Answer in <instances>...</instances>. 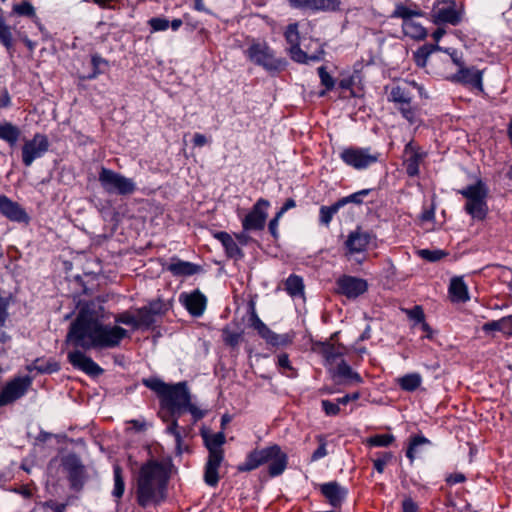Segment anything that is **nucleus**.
<instances>
[{
  "instance_id": "52",
  "label": "nucleus",
  "mask_w": 512,
  "mask_h": 512,
  "mask_svg": "<svg viewBox=\"0 0 512 512\" xmlns=\"http://www.w3.org/2000/svg\"><path fill=\"white\" fill-rule=\"evenodd\" d=\"M369 192H370L369 189H363V190L353 193L347 197H344V198L340 199L339 201H344L343 206L346 205L347 203L360 204V203H362L363 197L368 195Z\"/></svg>"
},
{
  "instance_id": "56",
  "label": "nucleus",
  "mask_w": 512,
  "mask_h": 512,
  "mask_svg": "<svg viewBox=\"0 0 512 512\" xmlns=\"http://www.w3.org/2000/svg\"><path fill=\"white\" fill-rule=\"evenodd\" d=\"M223 335H224L225 343L230 345V346L238 345V343L240 341V338H241V334L240 333L232 332V331H229L227 329L223 331Z\"/></svg>"
},
{
  "instance_id": "3",
  "label": "nucleus",
  "mask_w": 512,
  "mask_h": 512,
  "mask_svg": "<svg viewBox=\"0 0 512 512\" xmlns=\"http://www.w3.org/2000/svg\"><path fill=\"white\" fill-rule=\"evenodd\" d=\"M143 383L159 397L162 413L176 416L189 409L190 396L186 382L167 384L158 378H149L144 379Z\"/></svg>"
},
{
  "instance_id": "62",
  "label": "nucleus",
  "mask_w": 512,
  "mask_h": 512,
  "mask_svg": "<svg viewBox=\"0 0 512 512\" xmlns=\"http://www.w3.org/2000/svg\"><path fill=\"white\" fill-rule=\"evenodd\" d=\"M277 365L279 368H281L283 370L293 371V368L290 364L289 357L287 354H280L278 356Z\"/></svg>"
},
{
  "instance_id": "44",
  "label": "nucleus",
  "mask_w": 512,
  "mask_h": 512,
  "mask_svg": "<svg viewBox=\"0 0 512 512\" xmlns=\"http://www.w3.org/2000/svg\"><path fill=\"white\" fill-rule=\"evenodd\" d=\"M207 306V298L198 289H194V318L203 315Z\"/></svg>"
},
{
  "instance_id": "14",
  "label": "nucleus",
  "mask_w": 512,
  "mask_h": 512,
  "mask_svg": "<svg viewBox=\"0 0 512 512\" xmlns=\"http://www.w3.org/2000/svg\"><path fill=\"white\" fill-rule=\"evenodd\" d=\"M31 378L17 377L0 390V407L6 406L25 395L31 385Z\"/></svg>"
},
{
  "instance_id": "23",
  "label": "nucleus",
  "mask_w": 512,
  "mask_h": 512,
  "mask_svg": "<svg viewBox=\"0 0 512 512\" xmlns=\"http://www.w3.org/2000/svg\"><path fill=\"white\" fill-rule=\"evenodd\" d=\"M320 490L333 507L341 506L348 494L347 489L336 481L322 484Z\"/></svg>"
},
{
  "instance_id": "2",
  "label": "nucleus",
  "mask_w": 512,
  "mask_h": 512,
  "mask_svg": "<svg viewBox=\"0 0 512 512\" xmlns=\"http://www.w3.org/2000/svg\"><path fill=\"white\" fill-rule=\"evenodd\" d=\"M169 477V463L150 461L142 466L137 481L138 503L145 507L162 502L166 497Z\"/></svg>"
},
{
  "instance_id": "40",
  "label": "nucleus",
  "mask_w": 512,
  "mask_h": 512,
  "mask_svg": "<svg viewBox=\"0 0 512 512\" xmlns=\"http://www.w3.org/2000/svg\"><path fill=\"white\" fill-rule=\"evenodd\" d=\"M28 369L30 371L36 370L40 373H53L58 371L59 366L56 362L37 359L28 367Z\"/></svg>"
},
{
  "instance_id": "64",
  "label": "nucleus",
  "mask_w": 512,
  "mask_h": 512,
  "mask_svg": "<svg viewBox=\"0 0 512 512\" xmlns=\"http://www.w3.org/2000/svg\"><path fill=\"white\" fill-rule=\"evenodd\" d=\"M402 510L403 512H418V506L411 498H407L402 503Z\"/></svg>"
},
{
  "instance_id": "21",
  "label": "nucleus",
  "mask_w": 512,
  "mask_h": 512,
  "mask_svg": "<svg viewBox=\"0 0 512 512\" xmlns=\"http://www.w3.org/2000/svg\"><path fill=\"white\" fill-rule=\"evenodd\" d=\"M404 154V166L407 174L411 177L417 176L419 174V165L426 157V153L412 142H409L405 146Z\"/></svg>"
},
{
  "instance_id": "1",
  "label": "nucleus",
  "mask_w": 512,
  "mask_h": 512,
  "mask_svg": "<svg viewBox=\"0 0 512 512\" xmlns=\"http://www.w3.org/2000/svg\"><path fill=\"white\" fill-rule=\"evenodd\" d=\"M111 316L99 298L84 304L71 323L67 341L84 350L118 347L128 331L118 325L105 324Z\"/></svg>"
},
{
  "instance_id": "28",
  "label": "nucleus",
  "mask_w": 512,
  "mask_h": 512,
  "mask_svg": "<svg viewBox=\"0 0 512 512\" xmlns=\"http://www.w3.org/2000/svg\"><path fill=\"white\" fill-rule=\"evenodd\" d=\"M448 293L452 302L465 303L470 300L468 286L462 276L451 278Z\"/></svg>"
},
{
  "instance_id": "43",
  "label": "nucleus",
  "mask_w": 512,
  "mask_h": 512,
  "mask_svg": "<svg viewBox=\"0 0 512 512\" xmlns=\"http://www.w3.org/2000/svg\"><path fill=\"white\" fill-rule=\"evenodd\" d=\"M114 322L116 324H124L131 326L134 330L138 329L137 314H133L129 311L119 313L114 316Z\"/></svg>"
},
{
  "instance_id": "48",
  "label": "nucleus",
  "mask_w": 512,
  "mask_h": 512,
  "mask_svg": "<svg viewBox=\"0 0 512 512\" xmlns=\"http://www.w3.org/2000/svg\"><path fill=\"white\" fill-rule=\"evenodd\" d=\"M393 458V454L391 452H382L378 453L377 458L373 460L374 468L377 472L382 473L385 469V466L388 462Z\"/></svg>"
},
{
  "instance_id": "22",
  "label": "nucleus",
  "mask_w": 512,
  "mask_h": 512,
  "mask_svg": "<svg viewBox=\"0 0 512 512\" xmlns=\"http://www.w3.org/2000/svg\"><path fill=\"white\" fill-rule=\"evenodd\" d=\"M0 213L10 221L28 222L29 216L17 203L5 195H0Z\"/></svg>"
},
{
  "instance_id": "37",
  "label": "nucleus",
  "mask_w": 512,
  "mask_h": 512,
  "mask_svg": "<svg viewBox=\"0 0 512 512\" xmlns=\"http://www.w3.org/2000/svg\"><path fill=\"white\" fill-rule=\"evenodd\" d=\"M114 474V488L112 490V495L116 499H120L125 491V483L122 476V469L119 465H115L113 469Z\"/></svg>"
},
{
  "instance_id": "17",
  "label": "nucleus",
  "mask_w": 512,
  "mask_h": 512,
  "mask_svg": "<svg viewBox=\"0 0 512 512\" xmlns=\"http://www.w3.org/2000/svg\"><path fill=\"white\" fill-rule=\"evenodd\" d=\"M432 22L436 25H458L462 20V12L457 10L455 3L451 2L442 7H433L431 12Z\"/></svg>"
},
{
  "instance_id": "47",
  "label": "nucleus",
  "mask_w": 512,
  "mask_h": 512,
  "mask_svg": "<svg viewBox=\"0 0 512 512\" xmlns=\"http://www.w3.org/2000/svg\"><path fill=\"white\" fill-rule=\"evenodd\" d=\"M167 431L174 437L176 451L178 454H181L184 450H188V446L183 445L181 433L178 430V426L175 422H173V424L167 428Z\"/></svg>"
},
{
  "instance_id": "57",
  "label": "nucleus",
  "mask_w": 512,
  "mask_h": 512,
  "mask_svg": "<svg viewBox=\"0 0 512 512\" xmlns=\"http://www.w3.org/2000/svg\"><path fill=\"white\" fill-rule=\"evenodd\" d=\"M339 403H333L329 400H323L322 401V408L325 411V413L329 416L337 415L340 411Z\"/></svg>"
},
{
  "instance_id": "18",
  "label": "nucleus",
  "mask_w": 512,
  "mask_h": 512,
  "mask_svg": "<svg viewBox=\"0 0 512 512\" xmlns=\"http://www.w3.org/2000/svg\"><path fill=\"white\" fill-rule=\"evenodd\" d=\"M337 290L348 298H357L367 290V282L353 276H342L337 280Z\"/></svg>"
},
{
  "instance_id": "15",
  "label": "nucleus",
  "mask_w": 512,
  "mask_h": 512,
  "mask_svg": "<svg viewBox=\"0 0 512 512\" xmlns=\"http://www.w3.org/2000/svg\"><path fill=\"white\" fill-rule=\"evenodd\" d=\"M251 326L272 346H286L292 342L289 334H277L272 331L256 314L251 317Z\"/></svg>"
},
{
  "instance_id": "7",
  "label": "nucleus",
  "mask_w": 512,
  "mask_h": 512,
  "mask_svg": "<svg viewBox=\"0 0 512 512\" xmlns=\"http://www.w3.org/2000/svg\"><path fill=\"white\" fill-rule=\"evenodd\" d=\"M422 16L423 12L420 9H412L402 3L397 4L391 14L392 18L402 19L403 33L414 40H424L427 37L426 28L416 20Z\"/></svg>"
},
{
  "instance_id": "5",
  "label": "nucleus",
  "mask_w": 512,
  "mask_h": 512,
  "mask_svg": "<svg viewBox=\"0 0 512 512\" xmlns=\"http://www.w3.org/2000/svg\"><path fill=\"white\" fill-rule=\"evenodd\" d=\"M200 434L209 451L204 466V482L210 487H215L219 481V468L224 459L222 445L225 443V434L222 431L213 433L207 427H202Z\"/></svg>"
},
{
  "instance_id": "24",
  "label": "nucleus",
  "mask_w": 512,
  "mask_h": 512,
  "mask_svg": "<svg viewBox=\"0 0 512 512\" xmlns=\"http://www.w3.org/2000/svg\"><path fill=\"white\" fill-rule=\"evenodd\" d=\"M332 378L342 384L362 383L363 379L359 373L352 370V368L344 361L340 360L339 363L329 370Z\"/></svg>"
},
{
  "instance_id": "35",
  "label": "nucleus",
  "mask_w": 512,
  "mask_h": 512,
  "mask_svg": "<svg viewBox=\"0 0 512 512\" xmlns=\"http://www.w3.org/2000/svg\"><path fill=\"white\" fill-rule=\"evenodd\" d=\"M285 289L291 297H302L304 294L302 278L297 275H290L285 282Z\"/></svg>"
},
{
  "instance_id": "33",
  "label": "nucleus",
  "mask_w": 512,
  "mask_h": 512,
  "mask_svg": "<svg viewBox=\"0 0 512 512\" xmlns=\"http://www.w3.org/2000/svg\"><path fill=\"white\" fill-rule=\"evenodd\" d=\"M20 133L19 128L12 123L5 122L0 124V139L6 141L11 146L17 143Z\"/></svg>"
},
{
  "instance_id": "8",
  "label": "nucleus",
  "mask_w": 512,
  "mask_h": 512,
  "mask_svg": "<svg viewBox=\"0 0 512 512\" xmlns=\"http://www.w3.org/2000/svg\"><path fill=\"white\" fill-rule=\"evenodd\" d=\"M99 183L108 194L131 195L136 191V184L131 178L102 167L98 177Z\"/></svg>"
},
{
  "instance_id": "36",
  "label": "nucleus",
  "mask_w": 512,
  "mask_h": 512,
  "mask_svg": "<svg viewBox=\"0 0 512 512\" xmlns=\"http://www.w3.org/2000/svg\"><path fill=\"white\" fill-rule=\"evenodd\" d=\"M0 43L9 51L13 47L12 27L0 15Z\"/></svg>"
},
{
  "instance_id": "4",
  "label": "nucleus",
  "mask_w": 512,
  "mask_h": 512,
  "mask_svg": "<svg viewBox=\"0 0 512 512\" xmlns=\"http://www.w3.org/2000/svg\"><path fill=\"white\" fill-rule=\"evenodd\" d=\"M266 463H269V475L272 477L279 476L287 467V454L276 444L262 449H255L248 453L245 460L238 465L237 470L240 472H249Z\"/></svg>"
},
{
  "instance_id": "51",
  "label": "nucleus",
  "mask_w": 512,
  "mask_h": 512,
  "mask_svg": "<svg viewBox=\"0 0 512 512\" xmlns=\"http://www.w3.org/2000/svg\"><path fill=\"white\" fill-rule=\"evenodd\" d=\"M419 256L427 261L436 262L442 259L445 256V253L442 250H429V249H421L418 252Z\"/></svg>"
},
{
  "instance_id": "60",
  "label": "nucleus",
  "mask_w": 512,
  "mask_h": 512,
  "mask_svg": "<svg viewBox=\"0 0 512 512\" xmlns=\"http://www.w3.org/2000/svg\"><path fill=\"white\" fill-rule=\"evenodd\" d=\"M502 333L506 336H512V315L501 318Z\"/></svg>"
},
{
  "instance_id": "20",
  "label": "nucleus",
  "mask_w": 512,
  "mask_h": 512,
  "mask_svg": "<svg viewBox=\"0 0 512 512\" xmlns=\"http://www.w3.org/2000/svg\"><path fill=\"white\" fill-rule=\"evenodd\" d=\"M292 7L313 12H330L339 9L340 0H289Z\"/></svg>"
},
{
  "instance_id": "27",
  "label": "nucleus",
  "mask_w": 512,
  "mask_h": 512,
  "mask_svg": "<svg viewBox=\"0 0 512 512\" xmlns=\"http://www.w3.org/2000/svg\"><path fill=\"white\" fill-rule=\"evenodd\" d=\"M64 468L68 473L71 485L74 488L81 487L84 480V467L79 459L74 456L67 457L64 461Z\"/></svg>"
},
{
  "instance_id": "6",
  "label": "nucleus",
  "mask_w": 512,
  "mask_h": 512,
  "mask_svg": "<svg viewBox=\"0 0 512 512\" xmlns=\"http://www.w3.org/2000/svg\"><path fill=\"white\" fill-rule=\"evenodd\" d=\"M465 199L464 210L474 220H483L488 213L487 196L488 188L484 182L478 180L458 191Z\"/></svg>"
},
{
  "instance_id": "9",
  "label": "nucleus",
  "mask_w": 512,
  "mask_h": 512,
  "mask_svg": "<svg viewBox=\"0 0 512 512\" xmlns=\"http://www.w3.org/2000/svg\"><path fill=\"white\" fill-rule=\"evenodd\" d=\"M339 157L346 165L356 170H364L378 162L380 153L368 147H347L340 152Z\"/></svg>"
},
{
  "instance_id": "12",
  "label": "nucleus",
  "mask_w": 512,
  "mask_h": 512,
  "mask_svg": "<svg viewBox=\"0 0 512 512\" xmlns=\"http://www.w3.org/2000/svg\"><path fill=\"white\" fill-rule=\"evenodd\" d=\"M286 41L289 44V53L291 58L298 63H308L310 61L315 62L321 59V54L323 53L320 50L317 53H313L308 55L304 52L300 47V36L298 32V25L296 23L290 24L285 32Z\"/></svg>"
},
{
  "instance_id": "59",
  "label": "nucleus",
  "mask_w": 512,
  "mask_h": 512,
  "mask_svg": "<svg viewBox=\"0 0 512 512\" xmlns=\"http://www.w3.org/2000/svg\"><path fill=\"white\" fill-rule=\"evenodd\" d=\"M482 329L486 333L491 332V331H499V332L502 333V322H501V319L485 323L482 326Z\"/></svg>"
},
{
  "instance_id": "26",
  "label": "nucleus",
  "mask_w": 512,
  "mask_h": 512,
  "mask_svg": "<svg viewBox=\"0 0 512 512\" xmlns=\"http://www.w3.org/2000/svg\"><path fill=\"white\" fill-rule=\"evenodd\" d=\"M319 352L324 358V365L328 370H332L340 360H344L343 355L345 348L341 345L336 346L331 343H321Z\"/></svg>"
},
{
  "instance_id": "45",
  "label": "nucleus",
  "mask_w": 512,
  "mask_h": 512,
  "mask_svg": "<svg viewBox=\"0 0 512 512\" xmlns=\"http://www.w3.org/2000/svg\"><path fill=\"white\" fill-rule=\"evenodd\" d=\"M395 440L392 434H378L368 439V444L374 447H387Z\"/></svg>"
},
{
  "instance_id": "53",
  "label": "nucleus",
  "mask_w": 512,
  "mask_h": 512,
  "mask_svg": "<svg viewBox=\"0 0 512 512\" xmlns=\"http://www.w3.org/2000/svg\"><path fill=\"white\" fill-rule=\"evenodd\" d=\"M318 74L322 85H324L327 90H331L334 87L335 82L324 66L318 68Z\"/></svg>"
},
{
  "instance_id": "32",
  "label": "nucleus",
  "mask_w": 512,
  "mask_h": 512,
  "mask_svg": "<svg viewBox=\"0 0 512 512\" xmlns=\"http://www.w3.org/2000/svg\"><path fill=\"white\" fill-rule=\"evenodd\" d=\"M396 109L411 126H419L421 124L419 109L417 106H413L411 102H408L405 105H400L396 107Z\"/></svg>"
},
{
  "instance_id": "10",
  "label": "nucleus",
  "mask_w": 512,
  "mask_h": 512,
  "mask_svg": "<svg viewBox=\"0 0 512 512\" xmlns=\"http://www.w3.org/2000/svg\"><path fill=\"white\" fill-rule=\"evenodd\" d=\"M245 55L252 63L266 70H277L281 66V61L275 57L266 43H252L245 50Z\"/></svg>"
},
{
  "instance_id": "63",
  "label": "nucleus",
  "mask_w": 512,
  "mask_h": 512,
  "mask_svg": "<svg viewBox=\"0 0 512 512\" xmlns=\"http://www.w3.org/2000/svg\"><path fill=\"white\" fill-rule=\"evenodd\" d=\"M466 480V477L463 473H453L446 477V482L449 485H455L458 483H462Z\"/></svg>"
},
{
  "instance_id": "30",
  "label": "nucleus",
  "mask_w": 512,
  "mask_h": 512,
  "mask_svg": "<svg viewBox=\"0 0 512 512\" xmlns=\"http://www.w3.org/2000/svg\"><path fill=\"white\" fill-rule=\"evenodd\" d=\"M388 100L395 104V107L400 105H405L408 102H412V95L408 91V89L401 85H396L392 87Z\"/></svg>"
},
{
  "instance_id": "49",
  "label": "nucleus",
  "mask_w": 512,
  "mask_h": 512,
  "mask_svg": "<svg viewBox=\"0 0 512 512\" xmlns=\"http://www.w3.org/2000/svg\"><path fill=\"white\" fill-rule=\"evenodd\" d=\"M408 317L415 321L416 323H420L422 325L423 330L428 329L427 323L424 322V313L420 306H415L412 309L406 310Z\"/></svg>"
},
{
  "instance_id": "46",
  "label": "nucleus",
  "mask_w": 512,
  "mask_h": 512,
  "mask_svg": "<svg viewBox=\"0 0 512 512\" xmlns=\"http://www.w3.org/2000/svg\"><path fill=\"white\" fill-rule=\"evenodd\" d=\"M91 64L93 66V72L87 75L85 77L86 79H95L99 74L103 73V67L107 65V61L98 54H95L91 58Z\"/></svg>"
},
{
  "instance_id": "61",
  "label": "nucleus",
  "mask_w": 512,
  "mask_h": 512,
  "mask_svg": "<svg viewBox=\"0 0 512 512\" xmlns=\"http://www.w3.org/2000/svg\"><path fill=\"white\" fill-rule=\"evenodd\" d=\"M179 300L189 312V314L192 315V293H182L179 297Z\"/></svg>"
},
{
  "instance_id": "38",
  "label": "nucleus",
  "mask_w": 512,
  "mask_h": 512,
  "mask_svg": "<svg viewBox=\"0 0 512 512\" xmlns=\"http://www.w3.org/2000/svg\"><path fill=\"white\" fill-rule=\"evenodd\" d=\"M344 201H337L331 206H322L320 208V222L324 225H329L333 216L343 207Z\"/></svg>"
},
{
  "instance_id": "42",
  "label": "nucleus",
  "mask_w": 512,
  "mask_h": 512,
  "mask_svg": "<svg viewBox=\"0 0 512 512\" xmlns=\"http://www.w3.org/2000/svg\"><path fill=\"white\" fill-rule=\"evenodd\" d=\"M168 269L174 275H191L192 274V263L184 262L181 260H172L169 264Z\"/></svg>"
},
{
  "instance_id": "25",
  "label": "nucleus",
  "mask_w": 512,
  "mask_h": 512,
  "mask_svg": "<svg viewBox=\"0 0 512 512\" xmlns=\"http://www.w3.org/2000/svg\"><path fill=\"white\" fill-rule=\"evenodd\" d=\"M452 80L465 85H470L480 91L483 90L482 72L475 67H461L452 77Z\"/></svg>"
},
{
  "instance_id": "58",
  "label": "nucleus",
  "mask_w": 512,
  "mask_h": 512,
  "mask_svg": "<svg viewBox=\"0 0 512 512\" xmlns=\"http://www.w3.org/2000/svg\"><path fill=\"white\" fill-rule=\"evenodd\" d=\"M281 218H282V216H280L279 214L276 213L275 216L270 220V222L268 224L269 232L275 239L278 238V235H279L278 225H279V221Z\"/></svg>"
},
{
  "instance_id": "54",
  "label": "nucleus",
  "mask_w": 512,
  "mask_h": 512,
  "mask_svg": "<svg viewBox=\"0 0 512 512\" xmlns=\"http://www.w3.org/2000/svg\"><path fill=\"white\" fill-rule=\"evenodd\" d=\"M318 441L320 443L319 447L313 452L311 456V461H318L324 458L327 454L326 442L322 436H318Z\"/></svg>"
},
{
  "instance_id": "16",
  "label": "nucleus",
  "mask_w": 512,
  "mask_h": 512,
  "mask_svg": "<svg viewBox=\"0 0 512 512\" xmlns=\"http://www.w3.org/2000/svg\"><path fill=\"white\" fill-rule=\"evenodd\" d=\"M375 239L376 237L372 232L357 228L349 233L345 241V247L349 254L363 253Z\"/></svg>"
},
{
  "instance_id": "41",
  "label": "nucleus",
  "mask_w": 512,
  "mask_h": 512,
  "mask_svg": "<svg viewBox=\"0 0 512 512\" xmlns=\"http://www.w3.org/2000/svg\"><path fill=\"white\" fill-rule=\"evenodd\" d=\"M443 47L438 45V42L435 44L425 45L422 48H420L415 57L418 65L424 66L426 63L427 57L433 53L434 51H442Z\"/></svg>"
},
{
  "instance_id": "19",
  "label": "nucleus",
  "mask_w": 512,
  "mask_h": 512,
  "mask_svg": "<svg viewBox=\"0 0 512 512\" xmlns=\"http://www.w3.org/2000/svg\"><path fill=\"white\" fill-rule=\"evenodd\" d=\"M70 364L90 376H98L103 370L92 358L86 356L82 351L75 350L68 353Z\"/></svg>"
},
{
  "instance_id": "50",
  "label": "nucleus",
  "mask_w": 512,
  "mask_h": 512,
  "mask_svg": "<svg viewBox=\"0 0 512 512\" xmlns=\"http://www.w3.org/2000/svg\"><path fill=\"white\" fill-rule=\"evenodd\" d=\"M152 32L165 31L170 27V21L164 17H153L148 21Z\"/></svg>"
},
{
  "instance_id": "39",
  "label": "nucleus",
  "mask_w": 512,
  "mask_h": 512,
  "mask_svg": "<svg viewBox=\"0 0 512 512\" xmlns=\"http://www.w3.org/2000/svg\"><path fill=\"white\" fill-rule=\"evenodd\" d=\"M138 329L149 328L155 322V316L149 309L142 307L136 310Z\"/></svg>"
},
{
  "instance_id": "55",
  "label": "nucleus",
  "mask_w": 512,
  "mask_h": 512,
  "mask_svg": "<svg viewBox=\"0 0 512 512\" xmlns=\"http://www.w3.org/2000/svg\"><path fill=\"white\" fill-rule=\"evenodd\" d=\"M14 12L23 16H34L35 10L34 7L28 2H22L21 4L14 6Z\"/></svg>"
},
{
  "instance_id": "11",
  "label": "nucleus",
  "mask_w": 512,
  "mask_h": 512,
  "mask_svg": "<svg viewBox=\"0 0 512 512\" xmlns=\"http://www.w3.org/2000/svg\"><path fill=\"white\" fill-rule=\"evenodd\" d=\"M270 202L260 198L252 209L241 219L242 228L246 231H261L265 228Z\"/></svg>"
},
{
  "instance_id": "13",
  "label": "nucleus",
  "mask_w": 512,
  "mask_h": 512,
  "mask_svg": "<svg viewBox=\"0 0 512 512\" xmlns=\"http://www.w3.org/2000/svg\"><path fill=\"white\" fill-rule=\"evenodd\" d=\"M49 149V141L46 135L36 133L32 139L25 141L22 147V161L26 167L44 156Z\"/></svg>"
},
{
  "instance_id": "29",
  "label": "nucleus",
  "mask_w": 512,
  "mask_h": 512,
  "mask_svg": "<svg viewBox=\"0 0 512 512\" xmlns=\"http://www.w3.org/2000/svg\"><path fill=\"white\" fill-rule=\"evenodd\" d=\"M215 237L224 247L228 257L234 258L236 260L243 258L244 254L242 250L230 234L227 232H218L215 234Z\"/></svg>"
},
{
  "instance_id": "31",
  "label": "nucleus",
  "mask_w": 512,
  "mask_h": 512,
  "mask_svg": "<svg viewBox=\"0 0 512 512\" xmlns=\"http://www.w3.org/2000/svg\"><path fill=\"white\" fill-rule=\"evenodd\" d=\"M400 388L407 392H413L422 384V376L419 373H408L397 379Z\"/></svg>"
},
{
  "instance_id": "34",
  "label": "nucleus",
  "mask_w": 512,
  "mask_h": 512,
  "mask_svg": "<svg viewBox=\"0 0 512 512\" xmlns=\"http://www.w3.org/2000/svg\"><path fill=\"white\" fill-rule=\"evenodd\" d=\"M431 444L430 440L423 435H415L410 438V442L406 451V456L412 464L416 455L420 452V448L424 445Z\"/></svg>"
}]
</instances>
